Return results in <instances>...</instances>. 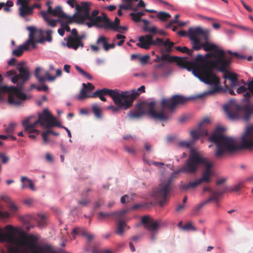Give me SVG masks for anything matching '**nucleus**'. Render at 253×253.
I'll return each mask as SVG.
<instances>
[{"mask_svg":"<svg viewBox=\"0 0 253 253\" xmlns=\"http://www.w3.org/2000/svg\"><path fill=\"white\" fill-rule=\"evenodd\" d=\"M222 128L218 127L209 138V141L215 144L214 155L220 158L224 155L232 154L241 149L253 147V126L247 128L242 135L241 144H237V140L232 137L224 135Z\"/></svg>","mask_w":253,"mask_h":253,"instance_id":"obj_1","label":"nucleus"},{"mask_svg":"<svg viewBox=\"0 0 253 253\" xmlns=\"http://www.w3.org/2000/svg\"><path fill=\"white\" fill-rule=\"evenodd\" d=\"M205 166L206 169L203 171L201 178L198 179L201 183L202 182H209L211 181V169L212 164L208 162L206 158L202 157L196 152H192L185 164L175 171L174 173H193L196 172L200 165Z\"/></svg>","mask_w":253,"mask_h":253,"instance_id":"obj_2","label":"nucleus"},{"mask_svg":"<svg viewBox=\"0 0 253 253\" xmlns=\"http://www.w3.org/2000/svg\"><path fill=\"white\" fill-rule=\"evenodd\" d=\"M188 37L191 41L192 48L194 50H199L203 47L206 51H213L220 56L226 55L223 50L219 49L215 44L208 42V30H203L200 27L191 28L188 30Z\"/></svg>","mask_w":253,"mask_h":253,"instance_id":"obj_3","label":"nucleus"},{"mask_svg":"<svg viewBox=\"0 0 253 253\" xmlns=\"http://www.w3.org/2000/svg\"><path fill=\"white\" fill-rule=\"evenodd\" d=\"M33 118L35 117L30 116L22 122V125L24 127L25 130L28 133H36L37 134H39L40 131L36 128L37 125L39 124L45 128L55 126H60V123L57 121L47 109H44L42 113H39L38 119L32 122L31 120Z\"/></svg>","mask_w":253,"mask_h":253,"instance_id":"obj_4","label":"nucleus"},{"mask_svg":"<svg viewBox=\"0 0 253 253\" xmlns=\"http://www.w3.org/2000/svg\"><path fill=\"white\" fill-rule=\"evenodd\" d=\"M194 62L196 63V66L198 68L196 69L195 72L199 71V70L205 78H207L208 84L213 85V88L208 91L206 94H213L219 91L221 88L219 86V78L216 76L214 72H210L208 68L210 64H214L215 62L211 59H205L201 54H198L194 59Z\"/></svg>","mask_w":253,"mask_h":253,"instance_id":"obj_5","label":"nucleus"},{"mask_svg":"<svg viewBox=\"0 0 253 253\" xmlns=\"http://www.w3.org/2000/svg\"><path fill=\"white\" fill-rule=\"evenodd\" d=\"M156 103L155 101H150L148 103L142 102L136 106V110L130 112L128 116L132 119H138L142 117L144 115L148 114L151 118L161 122L167 121L170 119L169 113L164 112V111L157 112L155 110Z\"/></svg>","mask_w":253,"mask_h":253,"instance_id":"obj_6","label":"nucleus"},{"mask_svg":"<svg viewBox=\"0 0 253 253\" xmlns=\"http://www.w3.org/2000/svg\"><path fill=\"white\" fill-rule=\"evenodd\" d=\"M17 70L19 72L17 74L14 70H10L5 73V76L11 77L10 79L13 84H16L17 88L19 91L21 99L25 100L27 97L26 95L22 92L23 86L25 83L30 78V72L29 68L25 65L24 62H20L17 64Z\"/></svg>","mask_w":253,"mask_h":253,"instance_id":"obj_7","label":"nucleus"},{"mask_svg":"<svg viewBox=\"0 0 253 253\" xmlns=\"http://www.w3.org/2000/svg\"><path fill=\"white\" fill-rule=\"evenodd\" d=\"M224 110L232 120L243 119L247 121L253 113V107L252 109L249 105L240 106L234 102H231L224 106Z\"/></svg>","mask_w":253,"mask_h":253,"instance_id":"obj_8","label":"nucleus"},{"mask_svg":"<svg viewBox=\"0 0 253 253\" xmlns=\"http://www.w3.org/2000/svg\"><path fill=\"white\" fill-rule=\"evenodd\" d=\"M139 42L136 45L140 48L148 49L151 45L164 46L165 47V51L167 53H170L172 51V48L174 43L171 42L169 39H167L166 41L163 39L157 38L155 40H153V36L151 34L146 35L140 37L138 39Z\"/></svg>","mask_w":253,"mask_h":253,"instance_id":"obj_9","label":"nucleus"},{"mask_svg":"<svg viewBox=\"0 0 253 253\" xmlns=\"http://www.w3.org/2000/svg\"><path fill=\"white\" fill-rule=\"evenodd\" d=\"M119 95L121 96L119 97L120 103L115 104L117 106H108L107 109L111 110L114 113L118 112L123 108L127 109L132 106L134 100L139 96V93L135 90L131 92L120 91Z\"/></svg>","mask_w":253,"mask_h":253,"instance_id":"obj_10","label":"nucleus"},{"mask_svg":"<svg viewBox=\"0 0 253 253\" xmlns=\"http://www.w3.org/2000/svg\"><path fill=\"white\" fill-rule=\"evenodd\" d=\"M27 29L30 32L28 40L24 44L14 49L12 51V55L17 57H20L23 54L24 50H28L30 45L34 48L36 47V43L42 42V40L36 39V37H40L42 36V30H38L33 26L28 27Z\"/></svg>","mask_w":253,"mask_h":253,"instance_id":"obj_11","label":"nucleus"},{"mask_svg":"<svg viewBox=\"0 0 253 253\" xmlns=\"http://www.w3.org/2000/svg\"><path fill=\"white\" fill-rule=\"evenodd\" d=\"M215 52H208L206 53L204 56L205 59L209 58H214V60H211L215 62L214 64H210L208 66V68L210 70V72H213V69H216L220 72L227 71V68L229 67L231 62H232V58L224 56L219 55Z\"/></svg>","mask_w":253,"mask_h":253,"instance_id":"obj_12","label":"nucleus"},{"mask_svg":"<svg viewBox=\"0 0 253 253\" xmlns=\"http://www.w3.org/2000/svg\"><path fill=\"white\" fill-rule=\"evenodd\" d=\"M189 100V98L179 94L174 95L169 99L163 98L161 102V106L162 108L161 111L169 113L171 117L172 113L177 106L186 103Z\"/></svg>","mask_w":253,"mask_h":253,"instance_id":"obj_13","label":"nucleus"},{"mask_svg":"<svg viewBox=\"0 0 253 253\" xmlns=\"http://www.w3.org/2000/svg\"><path fill=\"white\" fill-rule=\"evenodd\" d=\"M25 238L31 243L26 242L25 245L28 247L29 250L32 253H56L52 246L48 244L40 245L36 244L39 238L36 235L30 234L26 236Z\"/></svg>","mask_w":253,"mask_h":253,"instance_id":"obj_14","label":"nucleus"},{"mask_svg":"<svg viewBox=\"0 0 253 253\" xmlns=\"http://www.w3.org/2000/svg\"><path fill=\"white\" fill-rule=\"evenodd\" d=\"M172 180L171 177L169 178L166 183H162L153 192V196L158 201L161 207H163L167 201V196L172 189Z\"/></svg>","mask_w":253,"mask_h":253,"instance_id":"obj_15","label":"nucleus"},{"mask_svg":"<svg viewBox=\"0 0 253 253\" xmlns=\"http://www.w3.org/2000/svg\"><path fill=\"white\" fill-rule=\"evenodd\" d=\"M3 93H8V101L10 104L18 106L24 101L21 99L19 91L16 86L0 85V101L3 100L1 95Z\"/></svg>","mask_w":253,"mask_h":253,"instance_id":"obj_16","label":"nucleus"},{"mask_svg":"<svg viewBox=\"0 0 253 253\" xmlns=\"http://www.w3.org/2000/svg\"><path fill=\"white\" fill-rule=\"evenodd\" d=\"M176 58L177 60H176V62L179 67L186 69L188 71H192L193 74L195 77L199 79L202 82L208 84L207 78L204 77V75L200 70L197 72H195L196 69H197L198 68L196 66V63L194 62L193 61H187L186 60L188 59L187 57H176Z\"/></svg>","mask_w":253,"mask_h":253,"instance_id":"obj_17","label":"nucleus"},{"mask_svg":"<svg viewBox=\"0 0 253 253\" xmlns=\"http://www.w3.org/2000/svg\"><path fill=\"white\" fill-rule=\"evenodd\" d=\"M90 3L88 2H82L81 5L76 4V9L78 13L72 17L74 18V22L83 23L86 19L90 18Z\"/></svg>","mask_w":253,"mask_h":253,"instance_id":"obj_18","label":"nucleus"},{"mask_svg":"<svg viewBox=\"0 0 253 253\" xmlns=\"http://www.w3.org/2000/svg\"><path fill=\"white\" fill-rule=\"evenodd\" d=\"M15 231V229L11 225H7L4 228L0 227V242L10 244H16L19 246H22L21 243L18 242L16 238Z\"/></svg>","mask_w":253,"mask_h":253,"instance_id":"obj_19","label":"nucleus"},{"mask_svg":"<svg viewBox=\"0 0 253 253\" xmlns=\"http://www.w3.org/2000/svg\"><path fill=\"white\" fill-rule=\"evenodd\" d=\"M117 89H111L106 88H104L102 89H99L95 91L93 94H91L92 98L98 97L102 101H106V98L104 97V95H109L112 97L115 104L120 103L119 100V91Z\"/></svg>","mask_w":253,"mask_h":253,"instance_id":"obj_20","label":"nucleus"},{"mask_svg":"<svg viewBox=\"0 0 253 253\" xmlns=\"http://www.w3.org/2000/svg\"><path fill=\"white\" fill-rule=\"evenodd\" d=\"M42 71V69L40 67L36 68L35 71V76L40 84H42L45 81L49 82L54 81L57 77L60 76L62 75V70L58 69L56 70L55 76H50L49 71H46L44 73V76L40 75L41 72Z\"/></svg>","mask_w":253,"mask_h":253,"instance_id":"obj_21","label":"nucleus"},{"mask_svg":"<svg viewBox=\"0 0 253 253\" xmlns=\"http://www.w3.org/2000/svg\"><path fill=\"white\" fill-rule=\"evenodd\" d=\"M209 123L210 120L208 118H205L199 123L196 130H193L191 131L190 134L194 141L197 140L202 136L208 135V132L205 126H204V125L205 124H208Z\"/></svg>","mask_w":253,"mask_h":253,"instance_id":"obj_22","label":"nucleus"},{"mask_svg":"<svg viewBox=\"0 0 253 253\" xmlns=\"http://www.w3.org/2000/svg\"><path fill=\"white\" fill-rule=\"evenodd\" d=\"M141 222L144 225V228L150 232L157 231L159 225L157 221L146 215L142 217Z\"/></svg>","mask_w":253,"mask_h":253,"instance_id":"obj_23","label":"nucleus"},{"mask_svg":"<svg viewBox=\"0 0 253 253\" xmlns=\"http://www.w3.org/2000/svg\"><path fill=\"white\" fill-rule=\"evenodd\" d=\"M66 46L74 50H77L79 47L83 48L84 46V43L83 41L80 40V38L78 37H73L69 35L67 38Z\"/></svg>","mask_w":253,"mask_h":253,"instance_id":"obj_24","label":"nucleus"},{"mask_svg":"<svg viewBox=\"0 0 253 253\" xmlns=\"http://www.w3.org/2000/svg\"><path fill=\"white\" fill-rule=\"evenodd\" d=\"M94 88V86L92 84L88 83L87 84L85 83L83 84V88L81 89L80 93L77 97L78 100H83L87 98H92L91 94H89L88 93Z\"/></svg>","mask_w":253,"mask_h":253,"instance_id":"obj_25","label":"nucleus"},{"mask_svg":"<svg viewBox=\"0 0 253 253\" xmlns=\"http://www.w3.org/2000/svg\"><path fill=\"white\" fill-rule=\"evenodd\" d=\"M204 192L209 191L211 193V196L209 198H215V200H211V202H214L215 203H218L219 201L221 195L225 193L226 190H220V189H216L213 190L210 188L209 187H205L203 188Z\"/></svg>","mask_w":253,"mask_h":253,"instance_id":"obj_26","label":"nucleus"},{"mask_svg":"<svg viewBox=\"0 0 253 253\" xmlns=\"http://www.w3.org/2000/svg\"><path fill=\"white\" fill-rule=\"evenodd\" d=\"M103 16H97L94 18H92L93 20V24H95V26L99 28H104L107 29L106 26H105L106 23H108V17L107 15L103 13Z\"/></svg>","mask_w":253,"mask_h":253,"instance_id":"obj_27","label":"nucleus"},{"mask_svg":"<svg viewBox=\"0 0 253 253\" xmlns=\"http://www.w3.org/2000/svg\"><path fill=\"white\" fill-rule=\"evenodd\" d=\"M52 15L68 20V23L69 24L74 22V18L67 15L59 6H57L53 9Z\"/></svg>","mask_w":253,"mask_h":253,"instance_id":"obj_28","label":"nucleus"},{"mask_svg":"<svg viewBox=\"0 0 253 253\" xmlns=\"http://www.w3.org/2000/svg\"><path fill=\"white\" fill-rule=\"evenodd\" d=\"M21 189H24L28 187L32 191H35V185L33 181L27 177L23 176L21 178Z\"/></svg>","mask_w":253,"mask_h":253,"instance_id":"obj_29","label":"nucleus"},{"mask_svg":"<svg viewBox=\"0 0 253 253\" xmlns=\"http://www.w3.org/2000/svg\"><path fill=\"white\" fill-rule=\"evenodd\" d=\"M181 183V184L179 185V188L180 190L183 191H187L189 189H194L201 184L198 179L193 182L190 181L187 184H182V182Z\"/></svg>","mask_w":253,"mask_h":253,"instance_id":"obj_30","label":"nucleus"},{"mask_svg":"<svg viewBox=\"0 0 253 253\" xmlns=\"http://www.w3.org/2000/svg\"><path fill=\"white\" fill-rule=\"evenodd\" d=\"M126 4H121L119 5L120 9L118 10V14L121 16L123 15L122 9L130 10L132 8L133 1H137L138 0H122Z\"/></svg>","mask_w":253,"mask_h":253,"instance_id":"obj_31","label":"nucleus"},{"mask_svg":"<svg viewBox=\"0 0 253 253\" xmlns=\"http://www.w3.org/2000/svg\"><path fill=\"white\" fill-rule=\"evenodd\" d=\"M224 76V78L227 79L231 81V86L234 87L238 85V77L237 75L235 73H230L227 70V71Z\"/></svg>","mask_w":253,"mask_h":253,"instance_id":"obj_32","label":"nucleus"},{"mask_svg":"<svg viewBox=\"0 0 253 253\" xmlns=\"http://www.w3.org/2000/svg\"><path fill=\"white\" fill-rule=\"evenodd\" d=\"M142 22L144 23L143 30L145 32H149L153 35H155L157 34L158 29L157 27L155 26L149 27L148 25L150 22L148 20L146 19H142Z\"/></svg>","mask_w":253,"mask_h":253,"instance_id":"obj_33","label":"nucleus"},{"mask_svg":"<svg viewBox=\"0 0 253 253\" xmlns=\"http://www.w3.org/2000/svg\"><path fill=\"white\" fill-rule=\"evenodd\" d=\"M120 20L118 17H115L114 22H111L108 18V23H106V26L107 29H110L116 32H120L119 30V25H120Z\"/></svg>","mask_w":253,"mask_h":253,"instance_id":"obj_34","label":"nucleus"},{"mask_svg":"<svg viewBox=\"0 0 253 253\" xmlns=\"http://www.w3.org/2000/svg\"><path fill=\"white\" fill-rule=\"evenodd\" d=\"M215 198H208L204 201L199 203L197 205L192 211V214L194 215H197L198 214L201 209L207 204L211 202V200H215Z\"/></svg>","mask_w":253,"mask_h":253,"instance_id":"obj_35","label":"nucleus"},{"mask_svg":"<svg viewBox=\"0 0 253 253\" xmlns=\"http://www.w3.org/2000/svg\"><path fill=\"white\" fill-rule=\"evenodd\" d=\"M21 16L25 17L33 13L32 7L31 6H20L19 8Z\"/></svg>","mask_w":253,"mask_h":253,"instance_id":"obj_36","label":"nucleus"},{"mask_svg":"<svg viewBox=\"0 0 253 253\" xmlns=\"http://www.w3.org/2000/svg\"><path fill=\"white\" fill-rule=\"evenodd\" d=\"M248 89L250 92H246L244 94V99L248 101L251 96V93L253 95V78L252 81L250 82L248 84Z\"/></svg>","mask_w":253,"mask_h":253,"instance_id":"obj_37","label":"nucleus"},{"mask_svg":"<svg viewBox=\"0 0 253 253\" xmlns=\"http://www.w3.org/2000/svg\"><path fill=\"white\" fill-rule=\"evenodd\" d=\"M126 226L127 225L125 221L120 220L117 225V230L115 233L118 235H122Z\"/></svg>","mask_w":253,"mask_h":253,"instance_id":"obj_38","label":"nucleus"},{"mask_svg":"<svg viewBox=\"0 0 253 253\" xmlns=\"http://www.w3.org/2000/svg\"><path fill=\"white\" fill-rule=\"evenodd\" d=\"M115 213L113 212H99L97 213L98 218L99 219L103 220L109 218L111 217H114L115 216Z\"/></svg>","mask_w":253,"mask_h":253,"instance_id":"obj_39","label":"nucleus"},{"mask_svg":"<svg viewBox=\"0 0 253 253\" xmlns=\"http://www.w3.org/2000/svg\"><path fill=\"white\" fill-rule=\"evenodd\" d=\"M3 200L8 203V206L11 211L15 212L17 211L18 209L17 206L11 201L9 198L7 197H3Z\"/></svg>","mask_w":253,"mask_h":253,"instance_id":"obj_40","label":"nucleus"},{"mask_svg":"<svg viewBox=\"0 0 253 253\" xmlns=\"http://www.w3.org/2000/svg\"><path fill=\"white\" fill-rule=\"evenodd\" d=\"M161 52L162 53V55L161 56V60L163 61H167L169 62H172L174 61V59H175V61L177 60L176 57L177 56H170L168 54H165L164 53L166 52L165 49V50H162Z\"/></svg>","mask_w":253,"mask_h":253,"instance_id":"obj_41","label":"nucleus"},{"mask_svg":"<svg viewBox=\"0 0 253 253\" xmlns=\"http://www.w3.org/2000/svg\"><path fill=\"white\" fill-rule=\"evenodd\" d=\"M108 38H107L106 37H105L103 36H101L98 38V39L96 41V44H99L101 43L103 45V49L105 50V49H107V45L108 44Z\"/></svg>","mask_w":253,"mask_h":253,"instance_id":"obj_42","label":"nucleus"},{"mask_svg":"<svg viewBox=\"0 0 253 253\" xmlns=\"http://www.w3.org/2000/svg\"><path fill=\"white\" fill-rule=\"evenodd\" d=\"M157 17L162 21H166L171 17L169 13L165 11H160L157 15Z\"/></svg>","mask_w":253,"mask_h":253,"instance_id":"obj_43","label":"nucleus"},{"mask_svg":"<svg viewBox=\"0 0 253 253\" xmlns=\"http://www.w3.org/2000/svg\"><path fill=\"white\" fill-rule=\"evenodd\" d=\"M92 111L95 116L97 118L101 117V109L99 105L97 104H93L92 106Z\"/></svg>","mask_w":253,"mask_h":253,"instance_id":"obj_44","label":"nucleus"},{"mask_svg":"<svg viewBox=\"0 0 253 253\" xmlns=\"http://www.w3.org/2000/svg\"><path fill=\"white\" fill-rule=\"evenodd\" d=\"M243 187V183L240 182L238 183L237 184H236L229 188L228 190H227V188H225L223 189L222 190H226V192L229 191V192H238L240 191L241 188Z\"/></svg>","mask_w":253,"mask_h":253,"instance_id":"obj_45","label":"nucleus"},{"mask_svg":"<svg viewBox=\"0 0 253 253\" xmlns=\"http://www.w3.org/2000/svg\"><path fill=\"white\" fill-rule=\"evenodd\" d=\"M175 49L180 52L182 53H187L189 55L192 56V53L193 52L194 49H189L186 46H184L183 47H181L180 46H175Z\"/></svg>","mask_w":253,"mask_h":253,"instance_id":"obj_46","label":"nucleus"},{"mask_svg":"<svg viewBox=\"0 0 253 253\" xmlns=\"http://www.w3.org/2000/svg\"><path fill=\"white\" fill-rule=\"evenodd\" d=\"M75 68L84 77L87 78V79H88L89 80H91L92 79V77L89 74H88V73H87L86 72L84 71L83 69H82L79 66L76 65L75 66Z\"/></svg>","mask_w":253,"mask_h":253,"instance_id":"obj_47","label":"nucleus"},{"mask_svg":"<svg viewBox=\"0 0 253 253\" xmlns=\"http://www.w3.org/2000/svg\"><path fill=\"white\" fill-rule=\"evenodd\" d=\"M182 229L184 230H193L194 231H197V228L193 225L192 221H189L187 223L185 224L182 227Z\"/></svg>","mask_w":253,"mask_h":253,"instance_id":"obj_48","label":"nucleus"},{"mask_svg":"<svg viewBox=\"0 0 253 253\" xmlns=\"http://www.w3.org/2000/svg\"><path fill=\"white\" fill-rule=\"evenodd\" d=\"M193 141H179L178 143V145L179 147L181 148H189L191 147V146L193 144Z\"/></svg>","mask_w":253,"mask_h":253,"instance_id":"obj_49","label":"nucleus"},{"mask_svg":"<svg viewBox=\"0 0 253 253\" xmlns=\"http://www.w3.org/2000/svg\"><path fill=\"white\" fill-rule=\"evenodd\" d=\"M53 11V9L52 8L51 6H48L47 7V10L46 11H42L41 12V14L43 18L45 20H47V14H50L52 15Z\"/></svg>","mask_w":253,"mask_h":253,"instance_id":"obj_50","label":"nucleus"},{"mask_svg":"<svg viewBox=\"0 0 253 253\" xmlns=\"http://www.w3.org/2000/svg\"><path fill=\"white\" fill-rule=\"evenodd\" d=\"M16 124L15 123H10L8 126L5 129V131L6 133H12L14 131L15 127Z\"/></svg>","mask_w":253,"mask_h":253,"instance_id":"obj_51","label":"nucleus"},{"mask_svg":"<svg viewBox=\"0 0 253 253\" xmlns=\"http://www.w3.org/2000/svg\"><path fill=\"white\" fill-rule=\"evenodd\" d=\"M130 16L131 17L132 19L135 22H139L140 21H142L141 19V17L137 14V12H132L130 13Z\"/></svg>","mask_w":253,"mask_h":253,"instance_id":"obj_52","label":"nucleus"},{"mask_svg":"<svg viewBox=\"0 0 253 253\" xmlns=\"http://www.w3.org/2000/svg\"><path fill=\"white\" fill-rule=\"evenodd\" d=\"M150 58V56L149 55H145L143 56H141L140 55L139 60L140 62L142 64H145L148 62Z\"/></svg>","mask_w":253,"mask_h":253,"instance_id":"obj_53","label":"nucleus"},{"mask_svg":"<svg viewBox=\"0 0 253 253\" xmlns=\"http://www.w3.org/2000/svg\"><path fill=\"white\" fill-rule=\"evenodd\" d=\"M127 212V210H124L119 212H114L115 214V218L117 220L120 219Z\"/></svg>","mask_w":253,"mask_h":253,"instance_id":"obj_54","label":"nucleus"},{"mask_svg":"<svg viewBox=\"0 0 253 253\" xmlns=\"http://www.w3.org/2000/svg\"><path fill=\"white\" fill-rule=\"evenodd\" d=\"M0 159L3 164H6L9 161V158L3 153H0Z\"/></svg>","mask_w":253,"mask_h":253,"instance_id":"obj_55","label":"nucleus"},{"mask_svg":"<svg viewBox=\"0 0 253 253\" xmlns=\"http://www.w3.org/2000/svg\"><path fill=\"white\" fill-rule=\"evenodd\" d=\"M125 151L127 152L128 154L131 155H134L135 153V150L134 148L129 147L127 146H125L124 147Z\"/></svg>","mask_w":253,"mask_h":253,"instance_id":"obj_56","label":"nucleus"},{"mask_svg":"<svg viewBox=\"0 0 253 253\" xmlns=\"http://www.w3.org/2000/svg\"><path fill=\"white\" fill-rule=\"evenodd\" d=\"M9 213L7 211H3L0 210V218L4 219L9 217Z\"/></svg>","mask_w":253,"mask_h":253,"instance_id":"obj_57","label":"nucleus"},{"mask_svg":"<svg viewBox=\"0 0 253 253\" xmlns=\"http://www.w3.org/2000/svg\"><path fill=\"white\" fill-rule=\"evenodd\" d=\"M49 134L48 132L47 131H45L44 132H43L42 134V136L43 139V140L44 142V143H47L48 141V135Z\"/></svg>","mask_w":253,"mask_h":253,"instance_id":"obj_58","label":"nucleus"},{"mask_svg":"<svg viewBox=\"0 0 253 253\" xmlns=\"http://www.w3.org/2000/svg\"><path fill=\"white\" fill-rule=\"evenodd\" d=\"M104 204V201L102 199H99L97 201L95 202L94 205V208L98 209L101 207Z\"/></svg>","mask_w":253,"mask_h":253,"instance_id":"obj_59","label":"nucleus"},{"mask_svg":"<svg viewBox=\"0 0 253 253\" xmlns=\"http://www.w3.org/2000/svg\"><path fill=\"white\" fill-rule=\"evenodd\" d=\"M18 3L21 5L20 6H30L29 1L27 0H18Z\"/></svg>","mask_w":253,"mask_h":253,"instance_id":"obj_60","label":"nucleus"},{"mask_svg":"<svg viewBox=\"0 0 253 253\" xmlns=\"http://www.w3.org/2000/svg\"><path fill=\"white\" fill-rule=\"evenodd\" d=\"M52 31L50 30H47L46 32V40L48 42H51L52 40Z\"/></svg>","mask_w":253,"mask_h":253,"instance_id":"obj_61","label":"nucleus"},{"mask_svg":"<svg viewBox=\"0 0 253 253\" xmlns=\"http://www.w3.org/2000/svg\"><path fill=\"white\" fill-rule=\"evenodd\" d=\"M48 87L46 85H45V84H43L41 86H38V87H37V89L38 91L43 90L44 91H46L48 90Z\"/></svg>","mask_w":253,"mask_h":253,"instance_id":"obj_62","label":"nucleus"},{"mask_svg":"<svg viewBox=\"0 0 253 253\" xmlns=\"http://www.w3.org/2000/svg\"><path fill=\"white\" fill-rule=\"evenodd\" d=\"M47 22L48 25L52 26V27H55L56 25L57 21L56 20H49L47 18V20H45Z\"/></svg>","mask_w":253,"mask_h":253,"instance_id":"obj_63","label":"nucleus"},{"mask_svg":"<svg viewBox=\"0 0 253 253\" xmlns=\"http://www.w3.org/2000/svg\"><path fill=\"white\" fill-rule=\"evenodd\" d=\"M247 88L245 86H241L238 88L237 92L238 93L240 94L245 92Z\"/></svg>","mask_w":253,"mask_h":253,"instance_id":"obj_64","label":"nucleus"}]
</instances>
